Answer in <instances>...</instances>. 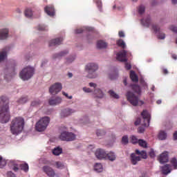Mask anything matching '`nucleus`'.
Here are the masks:
<instances>
[{
    "instance_id": "nucleus-1",
    "label": "nucleus",
    "mask_w": 177,
    "mask_h": 177,
    "mask_svg": "<svg viewBox=\"0 0 177 177\" xmlns=\"http://www.w3.org/2000/svg\"><path fill=\"white\" fill-rule=\"evenodd\" d=\"M10 120V113L9 112V99L8 97L1 96L0 97V122L6 124Z\"/></svg>"
},
{
    "instance_id": "nucleus-2",
    "label": "nucleus",
    "mask_w": 177,
    "mask_h": 177,
    "mask_svg": "<svg viewBox=\"0 0 177 177\" xmlns=\"http://www.w3.org/2000/svg\"><path fill=\"white\" fill-rule=\"evenodd\" d=\"M24 129V118L17 117L11 122L10 131L12 135H19Z\"/></svg>"
},
{
    "instance_id": "nucleus-3",
    "label": "nucleus",
    "mask_w": 177,
    "mask_h": 177,
    "mask_svg": "<svg viewBox=\"0 0 177 177\" xmlns=\"http://www.w3.org/2000/svg\"><path fill=\"white\" fill-rule=\"evenodd\" d=\"M126 97L132 106H143V104H145V102L140 100L139 95H135L132 91H127L126 93Z\"/></svg>"
},
{
    "instance_id": "nucleus-4",
    "label": "nucleus",
    "mask_w": 177,
    "mask_h": 177,
    "mask_svg": "<svg viewBox=\"0 0 177 177\" xmlns=\"http://www.w3.org/2000/svg\"><path fill=\"white\" fill-rule=\"evenodd\" d=\"M49 122H50V119L49 117L46 116L44 118H41L35 125V129L37 132H44L46 128H48V125H49Z\"/></svg>"
},
{
    "instance_id": "nucleus-5",
    "label": "nucleus",
    "mask_w": 177,
    "mask_h": 177,
    "mask_svg": "<svg viewBox=\"0 0 177 177\" xmlns=\"http://www.w3.org/2000/svg\"><path fill=\"white\" fill-rule=\"evenodd\" d=\"M98 68L99 66L95 63L87 64L85 70L88 73V78H96V77H97L96 71H97Z\"/></svg>"
},
{
    "instance_id": "nucleus-6",
    "label": "nucleus",
    "mask_w": 177,
    "mask_h": 177,
    "mask_svg": "<svg viewBox=\"0 0 177 177\" xmlns=\"http://www.w3.org/2000/svg\"><path fill=\"white\" fill-rule=\"evenodd\" d=\"M34 75V68L27 66L24 68L19 73V77L23 81H28Z\"/></svg>"
},
{
    "instance_id": "nucleus-7",
    "label": "nucleus",
    "mask_w": 177,
    "mask_h": 177,
    "mask_svg": "<svg viewBox=\"0 0 177 177\" xmlns=\"http://www.w3.org/2000/svg\"><path fill=\"white\" fill-rule=\"evenodd\" d=\"M95 155L97 160H109V161H111V155L106 152L104 149H97L95 152Z\"/></svg>"
},
{
    "instance_id": "nucleus-8",
    "label": "nucleus",
    "mask_w": 177,
    "mask_h": 177,
    "mask_svg": "<svg viewBox=\"0 0 177 177\" xmlns=\"http://www.w3.org/2000/svg\"><path fill=\"white\" fill-rule=\"evenodd\" d=\"M59 139L66 142H73V140H75V134L68 131H62Z\"/></svg>"
},
{
    "instance_id": "nucleus-9",
    "label": "nucleus",
    "mask_w": 177,
    "mask_h": 177,
    "mask_svg": "<svg viewBox=\"0 0 177 177\" xmlns=\"http://www.w3.org/2000/svg\"><path fill=\"white\" fill-rule=\"evenodd\" d=\"M62 84L55 83L50 87L49 92L51 95H57L62 91Z\"/></svg>"
},
{
    "instance_id": "nucleus-10",
    "label": "nucleus",
    "mask_w": 177,
    "mask_h": 177,
    "mask_svg": "<svg viewBox=\"0 0 177 177\" xmlns=\"http://www.w3.org/2000/svg\"><path fill=\"white\" fill-rule=\"evenodd\" d=\"M128 55V51L123 50L122 52L118 53L116 55V59L118 62H122V63H125L128 62V59H127V55Z\"/></svg>"
},
{
    "instance_id": "nucleus-11",
    "label": "nucleus",
    "mask_w": 177,
    "mask_h": 177,
    "mask_svg": "<svg viewBox=\"0 0 177 177\" xmlns=\"http://www.w3.org/2000/svg\"><path fill=\"white\" fill-rule=\"evenodd\" d=\"M141 115L144 120V127H149L150 125V113L146 110L141 113Z\"/></svg>"
},
{
    "instance_id": "nucleus-12",
    "label": "nucleus",
    "mask_w": 177,
    "mask_h": 177,
    "mask_svg": "<svg viewBox=\"0 0 177 177\" xmlns=\"http://www.w3.org/2000/svg\"><path fill=\"white\" fill-rule=\"evenodd\" d=\"M152 30L154 31V32H156V34H159L158 35V38L159 39H165V34L160 31V26L158 25L153 24Z\"/></svg>"
},
{
    "instance_id": "nucleus-13",
    "label": "nucleus",
    "mask_w": 177,
    "mask_h": 177,
    "mask_svg": "<svg viewBox=\"0 0 177 177\" xmlns=\"http://www.w3.org/2000/svg\"><path fill=\"white\" fill-rule=\"evenodd\" d=\"M43 171L49 177H55L56 176V173L55 172V170H53L52 167L49 166H47V165L44 166Z\"/></svg>"
},
{
    "instance_id": "nucleus-14",
    "label": "nucleus",
    "mask_w": 177,
    "mask_h": 177,
    "mask_svg": "<svg viewBox=\"0 0 177 177\" xmlns=\"http://www.w3.org/2000/svg\"><path fill=\"white\" fill-rule=\"evenodd\" d=\"M44 12L50 17H53L55 15V7L53 6H46L44 8Z\"/></svg>"
},
{
    "instance_id": "nucleus-15",
    "label": "nucleus",
    "mask_w": 177,
    "mask_h": 177,
    "mask_svg": "<svg viewBox=\"0 0 177 177\" xmlns=\"http://www.w3.org/2000/svg\"><path fill=\"white\" fill-rule=\"evenodd\" d=\"M75 113V110L70 108H66L63 109L61 113V117L64 118L65 117H68V115H71V114H74Z\"/></svg>"
},
{
    "instance_id": "nucleus-16",
    "label": "nucleus",
    "mask_w": 177,
    "mask_h": 177,
    "mask_svg": "<svg viewBox=\"0 0 177 177\" xmlns=\"http://www.w3.org/2000/svg\"><path fill=\"white\" fill-rule=\"evenodd\" d=\"M158 160L160 164H164V162H168V152L165 151L158 157Z\"/></svg>"
},
{
    "instance_id": "nucleus-17",
    "label": "nucleus",
    "mask_w": 177,
    "mask_h": 177,
    "mask_svg": "<svg viewBox=\"0 0 177 177\" xmlns=\"http://www.w3.org/2000/svg\"><path fill=\"white\" fill-rule=\"evenodd\" d=\"M62 42H63V37L54 39L49 41V46H55V45H61Z\"/></svg>"
},
{
    "instance_id": "nucleus-18",
    "label": "nucleus",
    "mask_w": 177,
    "mask_h": 177,
    "mask_svg": "<svg viewBox=\"0 0 177 177\" xmlns=\"http://www.w3.org/2000/svg\"><path fill=\"white\" fill-rule=\"evenodd\" d=\"M140 160H142V158H140V156H136V153L131 154V161L133 165H136V164H138V161H140Z\"/></svg>"
},
{
    "instance_id": "nucleus-19",
    "label": "nucleus",
    "mask_w": 177,
    "mask_h": 177,
    "mask_svg": "<svg viewBox=\"0 0 177 177\" xmlns=\"http://www.w3.org/2000/svg\"><path fill=\"white\" fill-rule=\"evenodd\" d=\"M50 106H56V104H60L62 103V98L56 97L55 99H50L48 101Z\"/></svg>"
},
{
    "instance_id": "nucleus-20",
    "label": "nucleus",
    "mask_w": 177,
    "mask_h": 177,
    "mask_svg": "<svg viewBox=\"0 0 177 177\" xmlns=\"http://www.w3.org/2000/svg\"><path fill=\"white\" fill-rule=\"evenodd\" d=\"M9 34V30L5 28L0 30V39H6Z\"/></svg>"
},
{
    "instance_id": "nucleus-21",
    "label": "nucleus",
    "mask_w": 177,
    "mask_h": 177,
    "mask_svg": "<svg viewBox=\"0 0 177 177\" xmlns=\"http://www.w3.org/2000/svg\"><path fill=\"white\" fill-rule=\"evenodd\" d=\"M150 23H151V20L150 19V17H147L145 19H141V24L144 27H147L149 28L150 27Z\"/></svg>"
},
{
    "instance_id": "nucleus-22",
    "label": "nucleus",
    "mask_w": 177,
    "mask_h": 177,
    "mask_svg": "<svg viewBox=\"0 0 177 177\" xmlns=\"http://www.w3.org/2000/svg\"><path fill=\"white\" fill-rule=\"evenodd\" d=\"M162 171L163 175H168L171 172V165H166L162 167Z\"/></svg>"
},
{
    "instance_id": "nucleus-23",
    "label": "nucleus",
    "mask_w": 177,
    "mask_h": 177,
    "mask_svg": "<svg viewBox=\"0 0 177 177\" xmlns=\"http://www.w3.org/2000/svg\"><path fill=\"white\" fill-rule=\"evenodd\" d=\"M97 47L99 49H104L105 48H107V43L103 40H100L97 42Z\"/></svg>"
},
{
    "instance_id": "nucleus-24",
    "label": "nucleus",
    "mask_w": 177,
    "mask_h": 177,
    "mask_svg": "<svg viewBox=\"0 0 177 177\" xmlns=\"http://www.w3.org/2000/svg\"><path fill=\"white\" fill-rule=\"evenodd\" d=\"M131 88L133 91L137 93L138 95H140L142 93V90L140 89V86L136 84H132L131 85Z\"/></svg>"
},
{
    "instance_id": "nucleus-25",
    "label": "nucleus",
    "mask_w": 177,
    "mask_h": 177,
    "mask_svg": "<svg viewBox=\"0 0 177 177\" xmlns=\"http://www.w3.org/2000/svg\"><path fill=\"white\" fill-rule=\"evenodd\" d=\"M130 78L133 82H138L139 81V77H138V75H136V73L133 71H131L130 72Z\"/></svg>"
},
{
    "instance_id": "nucleus-26",
    "label": "nucleus",
    "mask_w": 177,
    "mask_h": 177,
    "mask_svg": "<svg viewBox=\"0 0 177 177\" xmlns=\"http://www.w3.org/2000/svg\"><path fill=\"white\" fill-rule=\"evenodd\" d=\"M136 153L138 154V156H140L145 160H146V158H147V153H146L145 151H140L139 149H136Z\"/></svg>"
},
{
    "instance_id": "nucleus-27",
    "label": "nucleus",
    "mask_w": 177,
    "mask_h": 177,
    "mask_svg": "<svg viewBox=\"0 0 177 177\" xmlns=\"http://www.w3.org/2000/svg\"><path fill=\"white\" fill-rule=\"evenodd\" d=\"M67 53H68V51L65 50V51H62L59 54H55L53 57V59H60V57H63V56H66V55H67Z\"/></svg>"
},
{
    "instance_id": "nucleus-28",
    "label": "nucleus",
    "mask_w": 177,
    "mask_h": 177,
    "mask_svg": "<svg viewBox=\"0 0 177 177\" xmlns=\"http://www.w3.org/2000/svg\"><path fill=\"white\" fill-rule=\"evenodd\" d=\"M19 168L20 169H21V171H24L26 173L28 172L29 167H28V164L27 163H22L19 165Z\"/></svg>"
},
{
    "instance_id": "nucleus-29",
    "label": "nucleus",
    "mask_w": 177,
    "mask_h": 177,
    "mask_svg": "<svg viewBox=\"0 0 177 177\" xmlns=\"http://www.w3.org/2000/svg\"><path fill=\"white\" fill-rule=\"evenodd\" d=\"M118 46H120V48H122V49H125L127 48V45L125 44V41L124 40L120 39L116 42Z\"/></svg>"
},
{
    "instance_id": "nucleus-30",
    "label": "nucleus",
    "mask_w": 177,
    "mask_h": 177,
    "mask_svg": "<svg viewBox=\"0 0 177 177\" xmlns=\"http://www.w3.org/2000/svg\"><path fill=\"white\" fill-rule=\"evenodd\" d=\"M94 93H95L96 97H100V98L103 97V92L102 91V90H100L99 88L95 89Z\"/></svg>"
},
{
    "instance_id": "nucleus-31",
    "label": "nucleus",
    "mask_w": 177,
    "mask_h": 177,
    "mask_svg": "<svg viewBox=\"0 0 177 177\" xmlns=\"http://www.w3.org/2000/svg\"><path fill=\"white\" fill-rule=\"evenodd\" d=\"M94 169L97 172H102L103 171V166L100 163H96L94 166Z\"/></svg>"
},
{
    "instance_id": "nucleus-32",
    "label": "nucleus",
    "mask_w": 177,
    "mask_h": 177,
    "mask_svg": "<svg viewBox=\"0 0 177 177\" xmlns=\"http://www.w3.org/2000/svg\"><path fill=\"white\" fill-rule=\"evenodd\" d=\"M158 139H160V140H165V139H167V133L161 131L158 134Z\"/></svg>"
},
{
    "instance_id": "nucleus-33",
    "label": "nucleus",
    "mask_w": 177,
    "mask_h": 177,
    "mask_svg": "<svg viewBox=\"0 0 177 177\" xmlns=\"http://www.w3.org/2000/svg\"><path fill=\"white\" fill-rule=\"evenodd\" d=\"M7 56H8V53L6 52V50H4L0 52V62H3V60H5V58Z\"/></svg>"
},
{
    "instance_id": "nucleus-34",
    "label": "nucleus",
    "mask_w": 177,
    "mask_h": 177,
    "mask_svg": "<svg viewBox=\"0 0 177 177\" xmlns=\"http://www.w3.org/2000/svg\"><path fill=\"white\" fill-rule=\"evenodd\" d=\"M62 148L57 147L53 150V154H54V156H60V154H62Z\"/></svg>"
},
{
    "instance_id": "nucleus-35",
    "label": "nucleus",
    "mask_w": 177,
    "mask_h": 177,
    "mask_svg": "<svg viewBox=\"0 0 177 177\" xmlns=\"http://www.w3.org/2000/svg\"><path fill=\"white\" fill-rule=\"evenodd\" d=\"M14 75H16V72H15V70H13V72H12V73H9V74H8V75H6L4 76V77H5V80H6V81H9V80H12V77H13Z\"/></svg>"
},
{
    "instance_id": "nucleus-36",
    "label": "nucleus",
    "mask_w": 177,
    "mask_h": 177,
    "mask_svg": "<svg viewBox=\"0 0 177 177\" xmlns=\"http://www.w3.org/2000/svg\"><path fill=\"white\" fill-rule=\"evenodd\" d=\"M28 102V97H22L18 100V103L20 104H24V103H27Z\"/></svg>"
},
{
    "instance_id": "nucleus-37",
    "label": "nucleus",
    "mask_w": 177,
    "mask_h": 177,
    "mask_svg": "<svg viewBox=\"0 0 177 177\" xmlns=\"http://www.w3.org/2000/svg\"><path fill=\"white\" fill-rule=\"evenodd\" d=\"M138 145L139 146H140L141 147H144L145 149L147 147V142L144 140H139Z\"/></svg>"
},
{
    "instance_id": "nucleus-38",
    "label": "nucleus",
    "mask_w": 177,
    "mask_h": 177,
    "mask_svg": "<svg viewBox=\"0 0 177 177\" xmlns=\"http://www.w3.org/2000/svg\"><path fill=\"white\" fill-rule=\"evenodd\" d=\"M25 16L26 17H32V10L30 8H27L25 10Z\"/></svg>"
},
{
    "instance_id": "nucleus-39",
    "label": "nucleus",
    "mask_w": 177,
    "mask_h": 177,
    "mask_svg": "<svg viewBox=\"0 0 177 177\" xmlns=\"http://www.w3.org/2000/svg\"><path fill=\"white\" fill-rule=\"evenodd\" d=\"M96 135L98 138L104 136V135H106V131H104V130H97Z\"/></svg>"
},
{
    "instance_id": "nucleus-40",
    "label": "nucleus",
    "mask_w": 177,
    "mask_h": 177,
    "mask_svg": "<svg viewBox=\"0 0 177 177\" xmlns=\"http://www.w3.org/2000/svg\"><path fill=\"white\" fill-rule=\"evenodd\" d=\"M171 164L174 167V169H177V160L176 158H173L171 159Z\"/></svg>"
},
{
    "instance_id": "nucleus-41",
    "label": "nucleus",
    "mask_w": 177,
    "mask_h": 177,
    "mask_svg": "<svg viewBox=\"0 0 177 177\" xmlns=\"http://www.w3.org/2000/svg\"><path fill=\"white\" fill-rule=\"evenodd\" d=\"M6 165V160L3 159L2 156H0V168H3Z\"/></svg>"
},
{
    "instance_id": "nucleus-42",
    "label": "nucleus",
    "mask_w": 177,
    "mask_h": 177,
    "mask_svg": "<svg viewBox=\"0 0 177 177\" xmlns=\"http://www.w3.org/2000/svg\"><path fill=\"white\" fill-rule=\"evenodd\" d=\"M122 145H128L129 143L128 136H124L122 138Z\"/></svg>"
},
{
    "instance_id": "nucleus-43",
    "label": "nucleus",
    "mask_w": 177,
    "mask_h": 177,
    "mask_svg": "<svg viewBox=\"0 0 177 177\" xmlns=\"http://www.w3.org/2000/svg\"><path fill=\"white\" fill-rule=\"evenodd\" d=\"M55 165H56L57 168H58L59 169H63V168H64V164H63V162H56Z\"/></svg>"
},
{
    "instance_id": "nucleus-44",
    "label": "nucleus",
    "mask_w": 177,
    "mask_h": 177,
    "mask_svg": "<svg viewBox=\"0 0 177 177\" xmlns=\"http://www.w3.org/2000/svg\"><path fill=\"white\" fill-rule=\"evenodd\" d=\"M145 6H140L138 7V13L140 15H143V13H145Z\"/></svg>"
},
{
    "instance_id": "nucleus-45",
    "label": "nucleus",
    "mask_w": 177,
    "mask_h": 177,
    "mask_svg": "<svg viewBox=\"0 0 177 177\" xmlns=\"http://www.w3.org/2000/svg\"><path fill=\"white\" fill-rule=\"evenodd\" d=\"M131 143H133V145L136 143H139V140L136 138V136H132L131 137Z\"/></svg>"
},
{
    "instance_id": "nucleus-46",
    "label": "nucleus",
    "mask_w": 177,
    "mask_h": 177,
    "mask_svg": "<svg viewBox=\"0 0 177 177\" xmlns=\"http://www.w3.org/2000/svg\"><path fill=\"white\" fill-rule=\"evenodd\" d=\"M98 9H100V10H101L102 9V0H94Z\"/></svg>"
},
{
    "instance_id": "nucleus-47",
    "label": "nucleus",
    "mask_w": 177,
    "mask_h": 177,
    "mask_svg": "<svg viewBox=\"0 0 177 177\" xmlns=\"http://www.w3.org/2000/svg\"><path fill=\"white\" fill-rule=\"evenodd\" d=\"M85 31V28H80L75 30L76 34H82Z\"/></svg>"
},
{
    "instance_id": "nucleus-48",
    "label": "nucleus",
    "mask_w": 177,
    "mask_h": 177,
    "mask_svg": "<svg viewBox=\"0 0 177 177\" xmlns=\"http://www.w3.org/2000/svg\"><path fill=\"white\" fill-rule=\"evenodd\" d=\"M149 156V157H151V158H154L156 157V153L154 152V150L153 149L150 150Z\"/></svg>"
},
{
    "instance_id": "nucleus-49",
    "label": "nucleus",
    "mask_w": 177,
    "mask_h": 177,
    "mask_svg": "<svg viewBox=\"0 0 177 177\" xmlns=\"http://www.w3.org/2000/svg\"><path fill=\"white\" fill-rule=\"evenodd\" d=\"M140 85L143 86L145 89H147V83L145 80H142L140 81Z\"/></svg>"
},
{
    "instance_id": "nucleus-50",
    "label": "nucleus",
    "mask_w": 177,
    "mask_h": 177,
    "mask_svg": "<svg viewBox=\"0 0 177 177\" xmlns=\"http://www.w3.org/2000/svg\"><path fill=\"white\" fill-rule=\"evenodd\" d=\"M117 78H118V72L115 71L112 73L111 80H117Z\"/></svg>"
},
{
    "instance_id": "nucleus-51",
    "label": "nucleus",
    "mask_w": 177,
    "mask_h": 177,
    "mask_svg": "<svg viewBox=\"0 0 177 177\" xmlns=\"http://www.w3.org/2000/svg\"><path fill=\"white\" fill-rule=\"evenodd\" d=\"M41 104V101L39 100H35L32 102L31 106H39Z\"/></svg>"
},
{
    "instance_id": "nucleus-52",
    "label": "nucleus",
    "mask_w": 177,
    "mask_h": 177,
    "mask_svg": "<svg viewBox=\"0 0 177 177\" xmlns=\"http://www.w3.org/2000/svg\"><path fill=\"white\" fill-rule=\"evenodd\" d=\"M37 29L39 31H45V30H46V26H45V25H39Z\"/></svg>"
},
{
    "instance_id": "nucleus-53",
    "label": "nucleus",
    "mask_w": 177,
    "mask_h": 177,
    "mask_svg": "<svg viewBox=\"0 0 177 177\" xmlns=\"http://www.w3.org/2000/svg\"><path fill=\"white\" fill-rule=\"evenodd\" d=\"M111 97H114V99H120V95H118V94L114 93V91H111Z\"/></svg>"
},
{
    "instance_id": "nucleus-54",
    "label": "nucleus",
    "mask_w": 177,
    "mask_h": 177,
    "mask_svg": "<svg viewBox=\"0 0 177 177\" xmlns=\"http://www.w3.org/2000/svg\"><path fill=\"white\" fill-rule=\"evenodd\" d=\"M83 91L84 92H85L86 93H91L92 92V90L89 88H86V87H84L83 88Z\"/></svg>"
},
{
    "instance_id": "nucleus-55",
    "label": "nucleus",
    "mask_w": 177,
    "mask_h": 177,
    "mask_svg": "<svg viewBox=\"0 0 177 177\" xmlns=\"http://www.w3.org/2000/svg\"><path fill=\"white\" fill-rule=\"evenodd\" d=\"M74 60H75V57H71V58H68L66 59V63H73V62H74Z\"/></svg>"
},
{
    "instance_id": "nucleus-56",
    "label": "nucleus",
    "mask_w": 177,
    "mask_h": 177,
    "mask_svg": "<svg viewBox=\"0 0 177 177\" xmlns=\"http://www.w3.org/2000/svg\"><path fill=\"white\" fill-rule=\"evenodd\" d=\"M125 68H126V70H131V68H132L131 64H129L128 62H125Z\"/></svg>"
},
{
    "instance_id": "nucleus-57",
    "label": "nucleus",
    "mask_w": 177,
    "mask_h": 177,
    "mask_svg": "<svg viewBox=\"0 0 177 177\" xmlns=\"http://www.w3.org/2000/svg\"><path fill=\"white\" fill-rule=\"evenodd\" d=\"M7 177H16V175H15L12 171H8L7 173Z\"/></svg>"
},
{
    "instance_id": "nucleus-58",
    "label": "nucleus",
    "mask_w": 177,
    "mask_h": 177,
    "mask_svg": "<svg viewBox=\"0 0 177 177\" xmlns=\"http://www.w3.org/2000/svg\"><path fill=\"white\" fill-rule=\"evenodd\" d=\"M138 132H139V133H143V132H145V128L142 127H138Z\"/></svg>"
},
{
    "instance_id": "nucleus-59",
    "label": "nucleus",
    "mask_w": 177,
    "mask_h": 177,
    "mask_svg": "<svg viewBox=\"0 0 177 177\" xmlns=\"http://www.w3.org/2000/svg\"><path fill=\"white\" fill-rule=\"evenodd\" d=\"M62 95H64V96H66V97H67V99H73V96H68V94H67V93L66 92H62Z\"/></svg>"
},
{
    "instance_id": "nucleus-60",
    "label": "nucleus",
    "mask_w": 177,
    "mask_h": 177,
    "mask_svg": "<svg viewBox=\"0 0 177 177\" xmlns=\"http://www.w3.org/2000/svg\"><path fill=\"white\" fill-rule=\"evenodd\" d=\"M89 86H91V88H93L95 89L96 88L97 85H96V84H95L93 82H90Z\"/></svg>"
},
{
    "instance_id": "nucleus-61",
    "label": "nucleus",
    "mask_w": 177,
    "mask_h": 177,
    "mask_svg": "<svg viewBox=\"0 0 177 177\" xmlns=\"http://www.w3.org/2000/svg\"><path fill=\"white\" fill-rule=\"evenodd\" d=\"M119 37H120V38H124V37H125V35L124 34V32L120 31L119 32Z\"/></svg>"
},
{
    "instance_id": "nucleus-62",
    "label": "nucleus",
    "mask_w": 177,
    "mask_h": 177,
    "mask_svg": "<svg viewBox=\"0 0 177 177\" xmlns=\"http://www.w3.org/2000/svg\"><path fill=\"white\" fill-rule=\"evenodd\" d=\"M116 157L115 155H114V153H111V161H114L115 160Z\"/></svg>"
},
{
    "instance_id": "nucleus-63",
    "label": "nucleus",
    "mask_w": 177,
    "mask_h": 177,
    "mask_svg": "<svg viewBox=\"0 0 177 177\" xmlns=\"http://www.w3.org/2000/svg\"><path fill=\"white\" fill-rule=\"evenodd\" d=\"M135 125L138 126L139 124H140V119L138 118L137 120L134 122Z\"/></svg>"
},
{
    "instance_id": "nucleus-64",
    "label": "nucleus",
    "mask_w": 177,
    "mask_h": 177,
    "mask_svg": "<svg viewBox=\"0 0 177 177\" xmlns=\"http://www.w3.org/2000/svg\"><path fill=\"white\" fill-rule=\"evenodd\" d=\"M174 138L175 140H177V131H176V132L174 133Z\"/></svg>"
}]
</instances>
